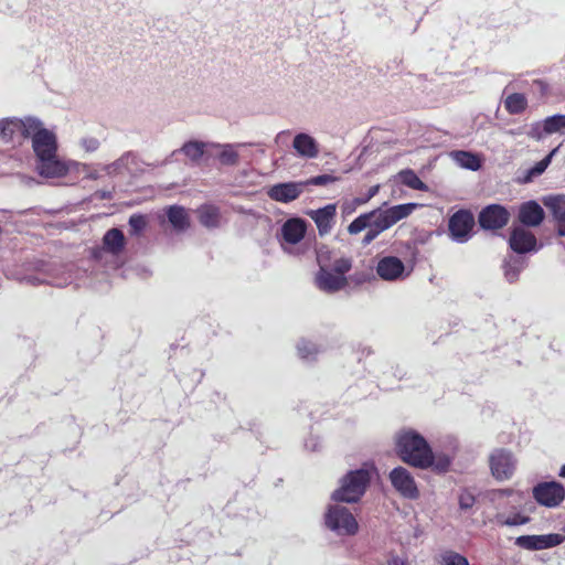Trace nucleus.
I'll return each mask as SVG.
<instances>
[{"instance_id": "1", "label": "nucleus", "mask_w": 565, "mask_h": 565, "mask_svg": "<svg viewBox=\"0 0 565 565\" xmlns=\"http://www.w3.org/2000/svg\"><path fill=\"white\" fill-rule=\"evenodd\" d=\"M395 449L405 463L419 469L433 468L437 472H445L451 462L448 455L433 452L427 440L413 429H404L396 434Z\"/></svg>"}, {"instance_id": "2", "label": "nucleus", "mask_w": 565, "mask_h": 565, "mask_svg": "<svg viewBox=\"0 0 565 565\" xmlns=\"http://www.w3.org/2000/svg\"><path fill=\"white\" fill-rule=\"evenodd\" d=\"M417 207L416 203H405L388 209H375L363 213L353 220L348 226L351 235L366 231L362 238V245H370L381 233L392 227L398 221L407 217Z\"/></svg>"}, {"instance_id": "3", "label": "nucleus", "mask_w": 565, "mask_h": 565, "mask_svg": "<svg viewBox=\"0 0 565 565\" xmlns=\"http://www.w3.org/2000/svg\"><path fill=\"white\" fill-rule=\"evenodd\" d=\"M375 473L373 465H364L362 468L348 472L340 481L331 499L338 502L354 503L364 494L372 476Z\"/></svg>"}, {"instance_id": "4", "label": "nucleus", "mask_w": 565, "mask_h": 565, "mask_svg": "<svg viewBox=\"0 0 565 565\" xmlns=\"http://www.w3.org/2000/svg\"><path fill=\"white\" fill-rule=\"evenodd\" d=\"M333 501L322 514V526L339 537L353 536L359 532V522L349 508Z\"/></svg>"}, {"instance_id": "5", "label": "nucleus", "mask_w": 565, "mask_h": 565, "mask_svg": "<svg viewBox=\"0 0 565 565\" xmlns=\"http://www.w3.org/2000/svg\"><path fill=\"white\" fill-rule=\"evenodd\" d=\"M518 466L515 456L504 448H497L489 455V467L492 477L498 481L510 480Z\"/></svg>"}, {"instance_id": "6", "label": "nucleus", "mask_w": 565, "mask_h": 565, "mask_svg": "<svg viewBox=\"0 0 565 565\" xmlns=\"http://www.w3.org/2000/svg\"><path fill=\"white\" fill-rule=\"evenodd\" d=\"M375 273L384 281L397 282L408 278L412 268L396 256H384L377 260Z\"/></svg>"}, {"instance_id": "7", "label": "nucleus", "mask_w": 565, "mask_h": 565, "mask_svg": "<svg viewBox=\"0 0 565 565\" xmlns=\"http://www.w3.org/2000/svg\"><path fill=\"white\" fill-rule=\"evenodd\" d=\"M78 161L64 160L55 152L53 156L36 159L35 169L38 173L46 179L62 178L71 172L72 168H81Z\"/></svg>"}, {"instance_id": "8", "label": "nucleus", "mask_w": 565, "mask_h": 565, "mask_svg": "<svg viewBox=\"0 0 565 565\" xmlns=\"http://www.w3.org/2000/svg\"><path fill=\"white\" fill-rule=\"evenodd\" d=\"M25 138L32 139V148L36 159L53 156L57 152V140L55 134L44 128L43 122L39 118L36 128H34L33 131H28Z\"/></svg>"}, {"instance_id": "9", "label": "nucleus", "mask_w": 565, "mask_h": 565, "mask_svg": "<svg viewBox=\"0 0 565 565\" xmlns=\"http://www.w3.org/2000/svg\"><path fill=\"white\" fill-rule=\"evenodd\" d=\"M36 125L38 118L31 116L22 119H2L0 120V138L4 142H11L18 135L26 137L28 131H33V129L36 128Z\"/></svg>"}, {"instance_id": "10", "label": "nucleus", "mask_w": 565, "mask_h": 565, "mask_svg": "<svg viewBox=\"0 0 565 565\" xmlns=\"http://www.w3.org/2000/svg\"><path fill=\"white\" fill-rule=\"evenodd\" d=\"M533 497L543 507L556 508L565 499V489L556 481L541 482L533 488Z\"/></svg>"}, {"instance_id": "11", "label": "nucleus", "mask_w": 565, "mask_h": 565, "mask_svg": "<svg viewBox=\"0 0 565 565\" xmlns=\"http://www.w3.org/2000/svg\"><path fill=\"white\" fill-rule=\"evenodd\" d=\"M307 232V223L300 217L287 220L280 227L279 241L285 252H290V247L300 243Z\"/></svg>"}, {"instance_id": "12", "label": "nucleus", "mask_w": 565, "mask_h": 565, "mask_svg": "<svg viewBox=\"0 0 565 565\" xmlns=\"http://www.w3.org/2000/svg\"><path fill=\"white\" fill-rule=\"evenodd\" d=\"M393 488L404 498L415 500L419 490L412 473L404 467L394 468L388 475Z\"/></svg>"}, {"instance_id": "13", "label": "nucleus", "mask_w": 565, "mask_h": 565, "mask_svg": "<svg viewBox=\"0 0 565 565\" xmlns=\"http://www.w3.org/2000/svg\"><path fill=\"white\" fill-rule=\"evenodd\" d=\"M475 225L473 215L468 211H458L449 220V233L457 243H466Z\"/></svg>"}, {"instance_id": "14", "label": "nucleus", "mask_w": 565, "mask_h": 565, "mask_svg": "<svg viewBox=\"0 0 565 565\" xmlns=\"http://www.w3.org/2000/svg\"><path fill=\"white\" fill-rule=\"evenodd\" d=\"M565 536L557 533L542 535H521L516 537L515 545L529 551H540L555 547L563 543Z\"/></svg>"}, {"instance_id": "15", "label": "nucleus", "mask_w": 565, "mask_h": 565, "mask_svg": "<svg viewBox=\"0 0 565 565\" xmlns=\"http://www.w3.org/2000/svg\"><path fill=\"white\" fill-rule=\"evenodd\" d=\"M124 247V233L118 228H111L105 233L103 237V245L93 250V257L97 260H102L104 254L117 256L122 252Z\"/></svg>"}, {"instance_id": "16", "label": "nucleus", "mask_w": 565, "mask_h": 565, "mask_svg": "<svg viewBox=\"0 0 565 565\" xmlns=\"http://www.w3.org/2000/svg\"><path fill=\"white\" fill-rule=\"evenodd\" d=\"M315 282L320 290L332 294L343 289L348 279L345 276L337 275L329 266L320 265Z\"/></svg>"}, {"instance_id": "17", "label": "nucleus", "mask_w": 565, "mask_h": 565, "mask_svg": "<svg viewBox=\"0 0 565 565\" xmlns=\"http://www.w3.org/2000/svg\"><path fill=\"white\" fill-rule=\"evenodd\" d=\"M509 212L501 205L492 204L480 212L479 223L486 230L503 227L509 221Z\"/></svg>"}, {"instance_id": "18", "label": "nucleus", "mask_w": 565, "mask_h": 565, "mask_svg": "<svg viewBox=\"0 0 565 565\" xmlns=\"http://www.w3.org/2000/svg\"><path fill=\"white\" fill-rule=\"evenodd\" d=\"M306 183L303 182L278 183L270 186L267 194L274 201L289 203L303 192Z\"/></svg>"}, {"instance_id": "19", "label": "nucleus", "mask_w": 565, "mask_h": 565, "mask_svg": "<svg viewBox=\"0 0 565 565\" xmlns=\"http://www.w3.org/2000/svg\"><path fill=\"white\" fill-rule=\"evenodd\" d=\"M337 205L328 204L318 210H310L307 215L313 220L321 236L331 232L335 223Z\"/></svg>"}, {"instance_id": "20", "label": "nucleus", "mask_w": 565, "mask_h": 565, "mask_svg": "<svg viewBox=\"0 0 565 565\" xmlns=\"http://www.w3.org/2000/svg\"><path fill=\"white\" fill-rule=\"evenodd\" d=\"M510 247L518 254H524L536 250V238L529 230L518 226L515 227L509 239Z\"/></svg>"}, {"instance_id": "21", "label": "nucleus", "mask_w": 565, "mask_h": 565, "mask_svg": "<svg viewBox=\"0 0 565 565\" xmlns=\"http://www.w3.org/2000/svg\"><path fill=\"white\" fill-rule=\"evenodd\" d=\"M543 203L553 214L558 235L565 236V195H548Z\"/></svg>"}, {"instance_id": "22", "label": "nucleus", "mask_w": 565, "mask_h": 565, "mask_svg": "<svg viewBox=\"0 0 565 565\" xmlns=\"http://www.w3.org/2000/svg\"><path fill=\"white\" fill-rule=\"evenodd\" d=\"M292 148L297 156L303 159H316L320 152L317 140L306 132H300L295 136Z\"/></svg>"}, {"instance_id": "23", "label": "nucleus", "mask_w": 565, "mask_h": 565, "mask_svg": "<svg viewBox=\"0 0 565 565\" xmlns=\"http://www.w3.org/2000/svg\"><path fill=\"white\" fill-rule=\"evenodd\" d=\"M248 146V143H211V150L216 149V159L223 166H236L238 163V149Z\"/></svg>"}, {"instance_id": "24", "label": "nucleus", "mask_w": 565, "mask_h": 565, "mask_svg": "<svg viewBox=\"0 0 565 565\" xmlns=\"http://www.w3.org/2000/svg\"><path fill=\"white\" fill-rule=\"evenodd\" d=\"M544 218V211L534 201L523 203L519 209V221L526 226H537Z\"/></svg>"}, {"instance_id": "25", "label": "nucleus", "mask_w": 565, "mask_h": 565, "mask_svg": "<svg viewBox=\"0 0 565 565\" xmlns=\"http://www.w3.org/2000/svg\"><path fill=\"white\" fill-rule=\"evenodd\" d=\"M200 223L207 228H216L222 224L220 209L213 204H203L196 210Z\"/></svg>"}, {"instance_id": "26", "label": "nucleus", "mask_w": 565, "mask_h": 565, "mask_svg": "<svg viewBox=\"0 0 565 565\" xmlns=\"http://www.w3.org/2000/svg\"><path fill=\"white\" fill-rule=\"evenodd\" d=\"M211 143L212 142L192 140L185 142L179 151H181L191 161L196 162L203 157L205 152L211 150Z\"/></svg>"}, {"instance_id": "27", "label": "nucleus", "mask_w": 565, "mask_h": 565, "mask_svg": "<svg viewBox=\"0 0 565 565\" xmlns=\"http://www.w3.org/2000/svg\"><path fill=\"white\" fill-rule=\"evenodd\" d=\"M167 216L173 228L177 231H184L190 225L188 213L182 206L171 205L167 210Z\"/></svg>"}, {"instance_id": "28", "label": "nucleus", "mask_w": 565, "mask_h": 565, "mask_svg": "<svg viewBox=\"0 0 565 565\" xmlns=\"http://www.w3.org/2000/svg\"><path fill=\"white\" fill-rule=\"evenodd\" d=\"M451 158L458 166L465 169L477 171L481 167L479 157L468 151H454L451 152Z\"/></svg>"}, {"instance_id": "29", "label": "nucleus", "mask_w": 565, "mask_h": 565, "mask_svg": "<svg viewBox=\"0 0 565 565\" xmlns=\"http://www.w3.org/2000/svg\"><path fill=\"white\" fill-rule=\"evenodd\" d=\"M396 178L398 181L413 190L427 191L428 186L418 178V175L412 169H405L397 173Z\"/></svg>"}, {"instance_id": "30", "label": "nucleus", "mask_w": 565, "mask_h": 565, "mask_svg": "<svg viewBox=\"0 0 565 565\" xmlns=\"http://www.w3.org/2000/svg\"><path fill=\"white\" fill-rule=\"evenodd\" d=\"M134 161L135 156L130 152H127L113 163L105 166L104 170L109 175L122 174L130 169V164L134 163Z\"/></svg>"}, {"instance_id": "31", "label": "nucleus", "mask_w": 565, "mask_h": 565, "mask_svg": "<svg viewBox=\"0 0 565 565\" xmlns=\"http://www.w3.org/2000/svg\"><path fill=\"white\" fill-rule=\"evenodd\" d=\"M504 106L509 114L516 115L526 108L527 99L523 94L514 93L505 98Z\"/></svg>"}, {"instance_id": "32", "label": "nucleus", "mask_w": 565, "mask_h": 565, "mask_svg": "<svg viewBox=\"0 0 565 565\" xmlns=\"http://www.w3.org/2000/svg\"><path fill=\"white\" fill-rule=\"evenodd\" d=\"M523 268V262L519 257H510L508 260H505L503 270H504V277L509 282H514L520 271Z\"/></svg>"}, {"instance_id": "33", "label": "nucleus", "mask_w": 565, "mask_h": 565, "mask_svg": "<svg viewBox=\"0 0 565 565\" xmlns=\"http://www.w3.org/2000/svg\"><path fill=\"white\" fill-rule=\"evenodd\" d=\"M297 352L300 359L310 361L319 353V347L309 340L301 339L297 343Z\"/></svg>"}, {"instance_id": "34", "label": "nucleus", "mask_w": 565, "mask_h": 565, "mask_svg": "<svg viewBox=\"0 0 565 565\" xmlns=\"http://www.w3.org/2000/svg\"><path fill=\"white\" fill-rule=\"evenodd\" d=\"M565 128V115H553L543 121V129L546 134H554Z\"/></svg>"}, {"instance_id": "35", "label": "nucleus", "mask_w": 565, "mask_h": 565, "mask_svg": "<svg viewBox=\"0 0 565 565\" xmlns=\"http://www.w3.org/2000/svg\"><path fill=\"white\" fill-rule=\"evenodd\" d=\"M441 565H469L468 559L454 551H446L440 555Z\"/></svg>"}, {"instance_id": "36", "label": "nucleus", "mask_w": 565, "mask_h": 565, "mask_svg": "<svg viewBox=\"0 0 565 565\" xmlns=\"http://www.w3.org/2000/svg\"><path fill=\"white\" fill-rule=\"evenodd\" d=\"M500 522L502 525L507 526H516V525H523L530 522V516L524 515L522 513H512L505 518L499 516Z\"/></svg>"}, {"instance_id": "37", "label": "nucleus", "mask_w": 565, "mask_h": 565, "mask_svg": "<svg viewBox=\"0 0 565 565\" xmlns=\"http://www.w3.org/2000/svg\"><path fill=\"white\" fill-rule=\"evenodd\" d=\"M557 150H558V148L553 149L544 159L539 161L532 169H530L529 178L542 174L546 170V168L550 166L552 158L555 156Z\"/></svg>"}, {"instance_id": "38", "label": "nucleus", "mask_w": 565, "mask_h": 565, "mask_svg": "<svg viewBox=\"0 0 565 565\" xmlns=\"http://www.w3.org/2000/svg\"><path fill=\"white\" fill-rule=\"evenodd\" d=\"M329 268L337 275L345 276L352 268V260L348 257H340L337 258Z\"/></svg>"}, {"instance_id": "39", "label": "nucleus", "mask_w": 565, "mask_h": 565, "mask_svg": "<svg viewBox=\"0 0 565 565\" xmlns=\"http://www.w3.org/2000/svg\"><path fill=\"white\" fill-rule=\"evenodd\" d=\"M475 503L476 497L471 491L467 489L460 491L458 495V504L461 510L467 511L471 509L475 505Z\"/></svg>"}, {"instance_id": "40", "label": "nucleus", "mask_w": 565, "mask_h": 565, "mask_svg": "<svg viewBox=\"0 0 565 565\" xmlns=\"http://www.w3.org/2000/svg\"><path fill=\"white\" fill-rule=\"evenodd\" d=\"M146 217L140 214H134L129 218V226L131 228L132 234H139L146 227Z\"/></svg>"}, {"instance_id": "41", "label": "nucleus", "mask_w": 565, "mask_h": 565, "mask_svg": "<svg viewBox=\"0 0 565 565\" xmlns=\"http://www.w3.org/2000/svg\"><path fill=\"white\" fill-rule=\"evenodd\" d=\"M99 145V140L95 137H84L79 140V146L85 152H95Z\"/></svg>"}, {"instance_id": "42", "label": "nucleus", "mask_w": 565, "mask_h": 565, "mask_svg": "<svg viewBox=\"0 0 565 565\" xmlns=\"http://www.w3.org/2000/svg\"><path fill=\"white\" fill-rule=\"evenodd\" d=\"M514 495L518 498V501L522 500V493L519 491H514L512 489H499L491 492V500H499L504 497H511Z\"/></svg>"}, {"instance_id": "43", "label": "nucleus", "mask_w": 565, "mask_h": 565, "mask_svg": "<svg viewBox=\"0 0 565 565\" xmlns=\"http://www.w3.org/2000/svg\"><path fill=\"white\" fill-rule=\"evenodd\" d=\"M335 181V178L330 175V174H321V175H318V177H313L311 178L310 180H308L306 183V185L308 184H312V185H326V184H329V183H332Z\"/></svg>"}, {"instance_id": "44", "label": "nucleus", "mask_w": 565, "mask_h": 565, "mask_svg": "<svg viewBox=\"0 0 565 565\" xmlns=\"http://www.w3.org/2000/svg\"><path fill=\"white\" fill-rule=\"evenodd\" d=\"M380 191V185L376 184V185H373L369 189L367 193L364 194V196L362 198H355V202L356 204H365L367 203L372 198H374Z\"/></svg>"}, {"instance_id": "45", "label": "nucleus", "mask_w": 565, "mask_h": 565, "mask_svg": "<svg viewBox=\"0 0 565 565\" xmlns=\"http://www.w3.org/2000/svg\"><path fill=\"white\" fill-rule=\"evenodd\" d=\"M361 204H356L355 202V199H353L352 201H345L343 204H342V211L343 213L345 214H351L352 212L355 211V209L358 206H360Z\"/></svg>"}, {"instance_id": "46", "label": "nucleus", "mask_w": 565, "mask_h": 565, "mask_svg": "<svg viewBox=\"0 0 565 565\" xmlns=\"http://www.w3.org/2000/svg\"><path fill=\"white\" fill-rule=\"evenodd\" d=\"M79 166H83L81 168H72L71 172H75L77 174L86 175L87 171L89 170V166L86 163L78 162Z\"/></svg>"}, {"instance_id": "47", "label": "nucleus", "mask_w": 565, "mask_h": 565, "mask_svg": "<svg viewBox=\"0 0 565 565\" xmlns=\"http://www.w3.org/2000/svg\"><path fill=\"white\" fill-rule=\"evenodd\" d=\"M388 565H408L407 561L401 558V557H393L390 562H388Z\"/></svg>"}, {"instance_id": "48", "label": "nucleus", "mask_w": 565, "mask_h": 565, "mask_svg": "<svg viewBox=\"0 0 565 565\" xmlns=\"http://www.w3.org/2000/svg\"><path fill=\"white\" fill-rule=\"evenodd\" d=\"M99 177L98 172L96 170H93L90 167H89V170L87 171L85 178L87 179H92V180H96L97 178Z\"/></svg>"}, {"instance_id": "49", "label": "nucleus", "mask_w": 565, "mask_h": 565, "mask_svg": "<svg viewBox=\"0 0 565 565\" xmlns=\"http://www.w3.org/2000/svg\"><path fill=\"white\" fill-rule=\"evenodd\" d=\"M70 282V279L68 278H65L63 281H55L53 278H52V281L51 284H54L56 286H63V285H66Z\"/></svg>"}, {"instance_id": "50", "label": "nucleus", "mask_w": 565, "mask_h": 565, "mask_svg": "<svg viewBox=\"0 0 565 565\" xmlns=\"http://www.w3.org/2000/svg\"><path fill=\"white\" fill-rule=\"evenodd\" d=\"M287 134H288V131H280V132L276 136L275 141H276V142H279V141H280V139H281L285 135H287Z\"/></svg>"}, {"instance_id": "51", "label": "nucleus", "mask_w": 565, "mask_h": 565, "mask_svg": "<svg viewBox=\"0 0 565 565\" xmlns=\"http://www.w3.org/2000/svg\"><path fill=\"white\" fill-rule=\"evenodd\" d=\"M558 475H559V477H562V478H564V479H565V465H563V466L561 467V470H559V473H558Z\"/></svg>"}]
</instances>
